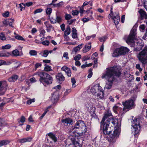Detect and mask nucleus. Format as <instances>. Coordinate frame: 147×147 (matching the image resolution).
Masks as SVG:
<instances>
[{
	"label": "nucleus",
	"mask_w": 147,
	"mask_h": 147,
	"mask_svg": "<svg viewBox=\"0 0 147 147\" xmlns=\"http://www.w3.org/2000/svg\"><path fill=\"white\" fill-rule=\"evenodd\" d=\"M121 74V72L116 67H111L107 69L106 72L103 74L101 77L102 79L105 78L108 80L105 85V88L107 89H111L113 82L114 80V76L119 77Z\"/></svg>",
	"instance_id": "nucleus-1"
},
{
	"label": "nucleus",
	"mask_w": 147,
	"mask_h": 147,
	"mask_svg": "<svg viewBox=\"0 0 147 147\" xmlns=\"http://www.w3.org/2000/svg\"><path fill=\"white\" fill-rule=\"evenodd\" d=\"M40 77L39 80L43 84H49L52 83L53 78L49 74L45 72H38L36 73Z\"/></svg>",
	"instance_id": "nucleus-2"
},
{
	"label": "nucleus",
	"mask_w": 147,
	"mask_h": 147,
	"mask_svg": "<svg viewBox=\"0 0 147 147\" xmlns=\"http://www.w3.org/2000/svg\"><path fill=\"white\" fill-rule=\"evenodd\" d=\"M135 101L134 99H130L125 101L123 102L122 104L123 106V111L126 112L134 109L136 106Z\"/></svg>",
	"instance_id": "nucleus-3"
},
{
	"label": "nucleus",
	"mask_w": 147,
	"mask_h": 147,
	"mask_svg": "<svg viewBox=\"0 0 147 147\" xmlns=\"http://www.w3.org/2000/svg\"><path fill=\"white\" fill-rule=\"evenodd\" d=\"M137 57L139 61L143 64L147 63V46H145L143 50L139 53Z\"/></svg>",
	"instance_id": "nucleus-4"
},
{
	"label": "nucleus",
	"mask_w": 147,
	"mask_h": 147,
	"mask_svg": "<svg viewBox=\"0 0 147 147\" xmlns=\"http://www.w3.org/2000/svg\"><path fill=\"white\" fill-rule=\"evenodd\" d=\"M102 125L103 124H106L107 126H110L111 127H112L113 128L114 127L115 128H116L117 129L120 127V124L118 125L117 123V120L115 119H114L113 117H111L108 119L104 123H102Z\"/></svg>",
	"instance_id": "nucleus-5"
},
{
	"label": "nucleus",
	"mask_w": 147,
	"mask_h": 147,
	"mask_svg": "<svg viewBox=\"0 0 147 147\" xmlns=\"http://www.w3.org/2000/svg\"><path fill=\"white\" fill-rule=\"evenodd\" d=\"M74 128L80 129L82 135L84 134L86 131L87 129L84 122L80 120L78 121L75 125Z\"/></svg>",
	"instance_id": "nucleus-6"
},
{
	"label": "nucleus",
	"mask_w": 147,
	"mask_h": 147,
	"mask_svg": "<svg viewBox=\"0 0 147 147\" xmlns=\"http://www.w3.org/2000/svg\"><path fill=\"white\" fill-rule=\"evenodd\" d=\"M136 30L134 29H132L131 30L130 34L126 40L127 43L128 44L134 43V40L136 39Z\"/></svg>",
	"instance_id": "nucleus-7"
},
{
	"label": "nucleus",
	"mask_w": 147,
	"mask_h": 147,
	"mask_svg": "<svg viewBox=\"0 0 147 147\" xmlns=\"http://www.w3.org/2000/svg\"><path fill=\"white\" fill-rule=\"evenodd\" d=\"M120 134L118 129H116L113 131V134L110 135V137L108 139L109 141L112 144H113L116 141V139L118 137Z\"/></svg>",
	"instance_id": "nucleus-8"
},
{
	"label": "nucleus",
	"mask_w": 147,
	"mask_h": 147,
	"mask_svg": "<svg viewBox=\"0 0 147 147\" xmlns=\"http://www.w3.org/2000/svg\"><path fill=\"white\" fill-rule=\"evenodd\" d=\"M132 126L135 129V135L138 134L140 130V126L136 118H135L132 122Z\"/></svg>",
	"instance_id": "nucleus-9"
},
{
	"label": "nucleus",
	"mask_w": 147,
	"mask_h": 147,
	"mask_svg": "<svg viewBox=\"0 0 147 147\" xmlns=\"http://www.w3.org/2000/svg\"><path fill=\"white\" fill-rule=\"evenodd\" d=\"M102 127L103 126V131L104 134L106 135H111L112 133V131L113 130V129L112 127H109V126H107L106 124H102Z\"/></svg>",
	"instance_id": "nucleus-10"
},
{
	"label": "nucleus",
	"mask_w": 147,
	"mask_h": 147,
	"mask_svg": "<svg viewBox=\"0 0 147 147\" xmlns=\"http://www.w3.org/2000/svg\"><path fill=\"white\" fill-rule=\"evenodd\" d=\"M101 87L99 86L98 84H96L94 85L93 87L91 88L90 89V91L93 94H95L97 93L98 92L101 90H102Z\"/></svg>",
	"instance_id": "nucleus-11"
},
{
	"label": "nucleus",
	"mask_w": 147,
	"mask_h": 147,
	"mask_svg": "<svg viewBox=\"0 0 147 147\" xmlns=\"http://www.w3.org/2000/svg\"><path fill=\"white\" fill-rule=\"evenodd\" d=\"M144 46V43L142 40L138 41L137 42L136 47L134 49V51H140L142 49Z\"/></svg>",
	"instance_id": "nucleus-12"
},
{
	"label": "nucleus",
	"mask_w": 147,
	"mask_h": 147,
	"mask_svg": "<svg viewBox=\"0 0 147 147\" xmlns=\"http://www.w3.org/2000/svg\"><path fill=\"white\" fill-rule=\"evenodd\" d=\"M140 18L141 20H143L144 19H147V14L146 12L142 9H140L138 11Z\"/></svg>",
	"instance_id": "nucleus-13"
},
{
	"label": "nucleus",
	"mask_w": 147,
	"mask_h": 147,
	"mask_svg": "<svg viewBox=\"0 0 147 147\" xmlns=\"http://www.w3.org/2000/svg\"><path fill=\"white\" fill-rule=\"evenodd\" d=\"M112 114L111 112L109 111H108L106 112L104 114V116L103 117L102 119L100 122L101 125H102V124L103 123L106 119H107L109 117L112 116Z\"/></svg>",
	"instance_id": "nucleus-14"
},
{
	"label": "nucleus",
	"mask_w": 147,
	"mask_h": 147,
	"mask_svg": "<svg viewBox=\"0 0 147 147\" xmlns=\"http://www.w3.org/2000/svg\"><path fill=\"white\" fill-rule=\"evenodd\" d=\"M51 95V101L53 103L57 102V101L59 98V94L58 92H55L53 93Z\"/></svg>",
	"instance_id": "nucleus-15"
},
{
	"label": "nucleus",
	"mask_w": 147,
	"mask_h": 147,
	"mask_svg": "<svg viewBox=\"0 0 147 147\" xmlns=\"http://www.w3.org/2000/svg\"><path fill=\"white\" fill-rule=\"evenodd\" d=\"M8 85L7 82L5 80L1 81H0V91H2L5 90V91L7 88V87Z\"/></svg>",
	"instance_id": "nucleus-16"
},
{
	"label": "nucleus",
	"mask_w": 147,
	"mask_h": 147,
	"mask_svg": "<svg viewBox=\"0 0 147 147\" xmlns=\"http://www.w3.org/2000/svg\"><path fill=\"white\" fill-rule=\"evenodd\" d=\"M56 78L59 83H61V82L64 81L65 79V77L61 73H59L56 75Z\"/></svg>",
	"instance_id": "nucleus-17"
},
{
	"label": "nucleus",
	"mask_w": 147,
	"mask_h": 147,
	"mask_svg": "<svg viewBox=\"0 0 147 147\" xmlns=\"http://www.w3.org/2000/svg\"><path fill=\"white\" fill-rule=\"evenodd\" d=\"M62 122L65 125H72L73 123V121L72 119L69 118H66L65 119H63Z\"/></svg>",
	"instance_id": "nucleus-18"
},
{
	"label": "nucleus",
	"mask_w": 147,
	"mask_h": 147,
	"mask_svg": "<svg viewBox=\"0 0 147 147\" xmlns=\"http://www.w3.org/2000/svg\"><path fill=\"white\" fill-rule=\"evenodd\" d=\"M112 19L114 21V22L116 25H117L120 20V18L118 13L116 14V16L113 15L111 16Z\"/></svg>",
	"instance_id": "nucleus-19"
},
{
	"label": "nucleus",
	"mask_w": 147,
	"mask_h": 147,
	"mask_svg": "<svg viewBox=\"0 0 147 147\" xmlns=\"http://www.w3.org/2000/svg\"><path fill=\"white\" fill-rule=\"evenodd\" d=\"M121 55H124L127 53L129 51V49L126 47H121L119 48Z\"/></svg>",
	"instance_id": "nucleus-20"
},
{
	"label": "nucleus",
	"mask_w": 147,
	"mask_h": 147,
	"mask_svg": "<svg viewBox=\"0 0 147 147\" xmlns=\"http://www.w3.org/2000/svg\"><path fill=\"white\" fill-rule=\"evenodd\" d=\"M61 69L62 70L65 71L68 77L71 76V73L70 68L66 66H64L61 68Z\"/></svg>",
	"instance_id": "nucleus-21"
},
{
	"label": "nucleus",
	"mask_w": 147,
	"mask_h": 147,
	"mask_svg": "<svg viewBox=\"0 0 147 147\" xmlns=\"http://www.w3.org/2000/svg\"><path fill=\"white\" fill-rule=\"evenodd\" d=\"M119 55H121L120 50L119 48L115 49L112 53V56L113 57H117Z\"/></svg>",
	"instance_id": "nucleus-22"
},
{
	"label": "nucleus",
	"mask_w": 147,
	"mask_h": 147,
	"mask_svg": "<svg viewBox=\"0 0 147 147\" xmlns=\"http://www.w3.org/2000/svg\"><path fill=\"white\" fill-rule=\"evenodd\" d=\"M18 79V76L16 75H13L9 78L8 80L10 82H13L16 81Z\"/></svg>",
	"instance_id": "nucleus-23"
},
{
	"label": "nucleus",
	"mask_w": 147,
	"mask_h": 147,
	"mask_svg": "<svg viewBox=\"0 0 147 147\" xmlns=\"http://www.w3.org/2000/svg\"><path fill=\"white\" fill-rule=\"evenodd\" d=\"M47 135L49 136L54 142H55L57 141L56 135L53 133L50 132L47 134Z\"/></svg>",
	"instance_id": "nucleus-24"
},
{
	"label": "nucleus",
	"mask_w": 147,
	"mask_h": 147,
	"mask_svg": "<svg viewBox=\"0 0 147 147\" xmlns=\"http://www.w3.org/2000/svg\"><path fill=\"white\" fill-rule=\"evenodd\" d=\"M98 92V93H97V97H99L101 99L103 98L104 97V94L102 91V90H99Z\"/></svg>",
	"instance_id": "nucleus-25"
},
{
	"label": "nucleus",
	"mask_w": 147,
	"mask_h": 147,
	"mask_svg": "<svg viewBox=\"0 0 147 147\" xmlns=\"http://www.w3.org/2000/svg\"><path fill=\"white\" fill-rule=\"evenodd\" d=\"M63 4V1H61L58 3L53 4V5L51 7H55L57 8H60L61 7Z\"/></svg>",
	"instance_id": "nucleus-26"
},
{
	"label": "nucleus",
	"mask_w": 147,
	"mask_h": 147,
	"mask_svg": "<svg viewBox=\"0 0 147 147\" xmlns=\"http://www.w3.org/2000/svg\"><path fill=\"white\" fill-rule=\"evenodd\" d=\"M91 43L89 42L86 45L85 47L84 48V51H85V52L88 51L91 48Z\"/></svg>",
	"instance_id": "nucleus-27"
},
{
	"label": "nucleus",
	"mask_w": 147,
	"mask_h": 147,
	"mask_svg": "<svg viewBox=\"0 0 147 147\" xmlns=\"http://www.w3.org/2000/svg\"><path fill=\"white\" fill-rule=\"evenodd\" d=\"M25 119H26L24 116H21L19 121H18L19 123H20L19 125H23L24 122L25 121Z\"/></svg>",
	"instance_id": "nucleus-28"
},
{
	"label": "nucleus",
	"mask_w": 147,
	"mask_h": 147,
	"mask_svg": "<svg viewBox=\"0 0 147 147\" xmlns=\"http://www.w3.org/2000/svg\"><path fill=\"white\" fill-rule=\"evenodd\" d=\"M71 32V29L70 26H68L64 32V36H67L69 35Z\"/></svg>",
	"instance_id": "nucleus-29"
},
{
	"label": "nucleus",
	"mask_w": 147,
	"mask_h": 147,
	"mask_svg": "<svg viewBox=\"0 0 147 147\" xmlns=\"http://www.w3.org/2000/svg\"><path fill=\"white\" fill-rule=\"evenodd\" d=\"M9 142L7 140H3L0 141V147L4 145H6L8 144Z\"/></svg>",
	"instance_id": "nucleus-30"
},
{
	"label": "nucleus",
	"mask_w": 147,
	"mask_h": 147,
	"mask_svg": "<svg viewBox=\"0 0 147 147\" xmlns=\"http://www.w3.org/2000/svg\"><path fill=\"white\" fill-rule=\"evenodd\" d=\"M40 32V36H41L42 35L44 36L46 32L45 31L44 29L42 27H40L39 30Z\"/></svg>",
	"instance_id": "nucleus-31"
},
{
	"label": "nucleus",
	"mask_w": 147,
	"mask_h": 147,
	"mask_svg": "<svg viewBox=\"0 0 147 147\" xmlns=\"http://www.w3.org/2000/svg\"><path fill=\"white\" fill-rule=\"evenodd\" d=\"M12 54L13 56H18L20 55V53L18 50L16 49L13 51L12 52Z\"/></svg>",
	"instance_id": "nucleus-32"
},
{
	"label": "nucleus",
	"mask_w": 147,
	"mask_h": 147,
	"mask_svg": "<svg viewBox=\"0 0 147 147\" xmlns=\"http://www.w3.org/2000/svg\"><path fill=\"white\" fill-rule=\"evenodd\" d=\"M82 45V44H80L77 46L74 47L73 50V51L75 52V53L77 52L78 51L80 50L81 47H80Z\"/></svg>",
	"instance_id": "nucleus-33"
},
{
	"label": "nucleus",
	"mask_w": 147,
	"mask_h": 147,
	"mask_svg": "<svg viewBox=\"0 0 147 147\" xmlns=\"http://www.w3.org/2000/svg\"><path fill=\"white\" fill-rule=\"evenodd\" d=\"M45 67L44 68V70L45 71H49L52 70L51 68V66L48 65L46 64H45Z\"/></svg>",
	"instance_id": "nucleus-34"
},
{
	"label": "nucleus",
	"mask_w": 147,
	"mask_h": 147,
	"mask_svg": "<svg viewBox=\"0 0 147 147\" xmlns=\"http://www.w3.org/2000/svg\"><path fill=\"white\" fill-rule=\"evenodd\" d=\"M29 54L31 56H35L37 54V52L35 50H31L29 51Z\"/></svg>",
	"instance_id": "nucleus-35"
},
{
	"label": "nucleus",
	"mask_w": 147,
	"mask_h": 147,
	"mask_svg": "<svg viewBox=\"0 0 147 147\" xmlns=\"http://www.w3.org/2000/svg\"><path fill=\"white\" fill-rule=\"evenodd\" d=\"M47 6L48 7L46 9V13L47 14L50 15L52 12V9L51 8H49L48 6Z\"/></svg>",
	"instance_id": "nucleus-36"
},
{
	"label": "nucleus",
	"mask_w": 147,
	"mask_h": 147,
	"mask_svg": "<svg viewBox=\"0 0 147 147\" xmlns=\"http://www.w3.org/2000/svg\"><path fill=\"white\" fill-rule=\"evenodd\" d=\"M11 47V46L10 45H7L4 46H2L1 48L2 49H9Z\"/></svg>",
	"instance_id": "nucleus-37"
},
{
	"label": "nucleus",
	"mask_w": 147,
	"mask_h": 147,
	"mask_svg": "<svg viewBox=\"0 0 147 147\" xmlns=\"http://www.w3.org/2000/svg\"><path fill=\"white\" fill-rule=\"evenodd\" d=\"M56 22L60 23L62 21V19L61 17L56 16Z\"/></svg>",
	"instance_id": "nucleus-38"
},
{
	"label": "nucleus",
	"mask_w": 147,
	"mask_h": 147,
	"mask_svg": "<svg viewBox=\"0 0 147 147\" xmlns=\"http://www.w3.org/2000/svg\"><path fill=\"white\" fill-rule=\"evenodd\" d=\"M86 12L88 14V16H89L90 17V18L92 19L93 13L92 11L89 10L88 11H86Z\"/></svg>",
	"instance_id": "nucleus-39"
},
{
	"label": "nucleus",
	"mask_w": 147,
	"mask_h": 147,
	"mask_svg": "<svg viewBox=\"0 0 147 147\" xmlns=\"http://www.w3.org/2000/svg\"><path fill=\"white\" fill-rule=\"evenodd\" d=\"M49 54V52L48 50H45L43 51V55H42V56L44 57H46Z\"/></svg>",
	"instance_id": "nucleus-40"
},
{
	"label": "nucleus",
	"mask_w": 147,
	"mask_h": 147,
	"mask_svg": "<svg viewBox=\"0 0 147 147\" xmlns=\"http://www.w3.org/2000/svg\"><path fill=\"white\" fill-rule=\"evenodd\" d=\"M72 18V16L69 14H66L65 15V19L67 20H69Z\"/></svg>",
	"instance_id": "nucleus-41"
},
{
	"label": "nucleus",
	"mask_w": 147,
	"mask_h": 147,
	"mask_svg": "<svg viewBox=\"0 0 147 147\" xmlns=\"http://www.w3.org/2000/svg\"><path fill=\"white\" fill-rule=\"evenodd\" d=\"M73 144L74 145V147H82L81 144H80L77 141H74L73 142Z\"/></svg>",
	"instance_id": "nucleus-42"
},
{
	"label": "nucleus",
	"mask_w": 147,
	"mask_h": 147,
	"mask_svg": "<svg viewBox=\"0 0 147 147\" xmlns=\"http://www.w3.org/2000/svg\"><path fill=\"white\" fill-rule=\"evenodd\" d=\"M15 38L16 39L19 40H25L21 36L19 35H17L15 36Z\"/></svg>",
	"instance_id": "nucleus-43"
},
{
	"label": "nucleus",
	"mask_w": 147,
	"mask_h": 147,
	"mask_svg": "<svg viewBox=\"0 0 147 147\" xmlns=\"http://www.w3.org/2000/svg\"><path fill=\"white\" fill-rule=\"evenodd\" d=\"M6 38L3 33H1L0 35V39L4 40H5Z\"/></svg>",
	"instance_id": "nucleus-44"
},
{
	"label": "nucleus",
	"mask_w": 147,
	"mask_h": 147,
	"mask_svg": "<svg viewBox=\"0 0 147 147\" xmlns=\"http://www.w3.org/2000/svg\"><path fill=\"white\" fill-rule=\"evenodd\" d=\"M81 58V55L79 54L74 57V60L75 61H78Z\"/></svg>",
	"instance_id": "nucleus-45"
},
{
	"label": "nucleus",
	"mask_w": 147,
	"mask_h": 147,
	"mask_svg": "<svg viewBox=\"0 0 147 147\" xmlns=\"http://www.w3.org/2000/svg\"><path fill=\"white\" fill-rule=\"evenodd\" d=\"M145 26L144 24H142L139 26L140 30L142 32L145 29Z\"/></svg>",
	"instance_id": "nucleus-46"
},
{
	"label": "nucleus",
	"mask_w": 147,
	"mask_h": 147,
	"mask_svg": "<svg viewBox=\"0 0 147 147\" xmlns=\"http://www.w3.org/2000/svg\"><path fill=\"white\" fill-rule=\"evenodd\" d=\"M41 43L44 45L48 46L49 45V42L48 40H45L41 42Z\"/></svg>",
	"instance_id": "nucleus-47"
},
{
	"label": "nucleus",
	"mask_w": 147,
	"mask_h": 147,
	"mask_svg": "<svg viewBox=\"0 0 147 147\" xmlns=\"http://www.w3.org/2000/svg\"><path fill=\"white\" fill-rule=\"evenodd\" d=\"M43 10V9L41 8H39L36 9L34 12V14L41 12Z\"/></svg>",
	"instance_id": "nucleus-48"
},
{
	"label": "nucleus",
	"mask_w": 147,
	"mask_h": 147,
	"mask_svg": "<svg viewBox=\"0 0 147 147\" xmlns=\"http://www.w3.org/2000/svg\"><path fill=\"white\" fill-rule=\"evenodd\" d=\"M63 57L65 58L66 59H69L68 53L67 52L64 53L63 55Z\"/></svg>",
	"instance_id": "nucleus-49"
},
{
	"label": "nucleus",
	"mask_w": 147,
	"mask_h": 147,
	"mask_svg": "<svg viewBox=\"0 0 147 147\" xmlns=\"http://www.w3.org/2000/svg\"><path fill=\"white\" fill-rule=\"evenodd\" d=\"M79 12L77 10H73L72 11V14L73 16L77 15L78 14Z\"/></svg>",
	"instance_id": "nucleus-50"
},
{
	"label": "nucleus",
	"mask_w": 147,
	"mask_h": 147,
	"mask_svg": "<svg viewBox=\"0 0 147 147\" xmlns=\"http://www.w3.org/2000/svg\"><path fill=\"white\" fill-rule=\"evenodd\" d=\"M41 64L40 63H36L35 66V70H36L38 68L40 67L41 66Z\"/></svg>",
	"instance_id": "nucleus-51"
},
{
	"label": "nucleus",
	"mask_w": 147,
	"mask_h": 147,
	"mask_svg": "<svg viewBox=\"0 0 147 147\" xmlns=\"http://www.w3.org/2000/svg\"><path fill=\"white\" fill-rule=\"evenodd\" d=\"M2 15L5 18L8 17L9 15V12L8 11H7L3 13Z\"/></svg>",
	"instance_id": "nucleus-52"
},
{
	"label": "nucleus",
	"mask_w": 147,
	"mask_h": 147,
	"mask_svg": "<svg viewBox=\"0 0 147 147\" xmlns=\"http://www.w3.org/2000/svg\"><path fill=\"white\" fill-rule=\"evenodd\" d=\"M107 38L106 36H104L102 37L99 38V39L100 41L104 42Z\"/></svg>",
	"instance_id": "nucleus-53"
},
{
	"label": "nucleus",
	"mask_w": 147,
	"mask_h": 147,
	"mask_svg": "<svg viewBox=\"0 0 147 147\" xmlns=\"http://www.w3.org/2000/svg\"><path fill=\"white\" fill-rule=\"evenodd\" d=\"M14 22V19H12L11 20V22H10L9 21H8V25H9V26H11L12 27H13V26L12 25V23H13Z\"/></svg>",
	"instance_id": "nucleus-54"
},
{
	"label": "nucleus",
	"mask_w": 147,
	"mask_h": 147,
	"mask_svg": "<svg viewBox=\"0 0 147 147\" xmlns=\"http://www.w3.org/2000/svg\"><path fill=\"white\" fill-rule=\"evenodd\" d=\"M8 19L3 21V23L4 26H7L8 25Z\"/></svg>",
	"instance_id": "nucleus-55"
},
{
	"label": "nucleus",
	"mask_w": 147,
	"mask_h": 147,
	"mask_svg": "<svg viewBox=\"0 0 147 147\" xmlns=\"http://www.w3.org/2000/svg\"><path fill=\"white\" fill-rule=\"evenodd\" d=\"M4 123L5 122L4 120L0 118V127L3 126Z\"/></svg>",
	"instance_id": "nucleus-56"
},
{
	"label": "nucleus",
	"mask_w": 147,
	"mask_h": 147,
	"mask_svg": "<svg viewBox=\"0 0 147 147\" xmlns=\"http://www.w3.org/2000/svg\"><path fill=\"white\" fill-rule=\"evenodd\" d=\"M33 4V3L32 2H30L28 3H27L24 5V6H26L28 7L32 5Z\"/></svg>",
	"instance_id": "nucleus-57"
},
{
	"label": "nucleus",
	"mask_w": 147,
	"mask_h": 147,
	"mask_svg": "<svg viewBox=\"0 0 147 147\" xmlns=\"http://www.w3.org/2000/svg\"><path fill=\"white\" fill-rule=\"evenodd\" d=\"M94 67H95V66L96 67H97V59L95 58H94Z\"/></svg>",
	"instance_id": "nucleus-58"
},
{
	"label": "nucleus",
	"mask_w": 147,
	"mask_h": 147,
	"mask_svg": "<svg viewBox=\"0 0 147 147\" xmlns=\"http://www.w3.org/2000/svg\"><path fill=\"white\" fill-rule=\"evenodd\" d=\"M90 59V57L88 56H85L83 58V60L84 61H86L87 60Z\"/></svg>",
	"instance_id": "nucleus-59"
},
{
	"label": "nucleus",
	"mask_w": 147,
	"mask_h": 147,
	"mask_svg": "<svg viewBox=\"0 0 147 147\" xmlns=\"http://www.w3.org/2000/svg\"><path fill=\"white\" fill-rule=\"evenodd\" d=\"M28 120L29 121L33 122H34V120L33 119L32 116L31 115H30L28 118Z\"/></svg>",
	"instance_id": "nucleus-60"
},
{
	"label": "nucleus",
	"mask_w": 147,
	"mask_h": 147,
	"mask_svg": "<svg viewBox=\"0 0 147 147\" xmlns=\"http://www.w3.org/2000/svg\"><path fill=\"white\" fill-rule=\"evenodd\" d=\"M50 21L51 23L54 24L56 23V18L54 19L53 17L51 18Z\"/></svg>",
	"instance_id": "nucleus-61"
},
{
	"label": "nucleus",
	"mask_w": 147,
	"mask_h": 147,
	"mask_svg": "<svg viewBox=\"0 0 147 147\" xmlns=\"http://www.w3.org/2000/svg\"><path fill=\"white\" fill-rule=\"evenodd\" d=\"M18 142H19L21 143H23L26 142L25 138H24L22 139L19 140H18Z\"/></svg>",
	"instance_id": "nucleus-62"
},
{
	"label": "nucleus",
	"mask_w": 147,
	"mask_h": 147,
	"mask_svg": "<svg viewBox=\"0 0 147 147\" xmlns=\"http://www.w3.org/2000/svg\"><path fill=\"white\" fill-rule=\"evenodd\" d=\"M6 64V62L2 60H0V66L2 65H5Z\"/></svg>",
	"instance_id": "nucleus-63"
},
{
	"label": "nucleus",
	"mask_w": 147,
	"mask_h": 147,
	"mask_svg": "<svg viewBox=\"0 0 147 147\" xmlns=\"http://www.w3.org/2000/svg\"><path fill=\"white\" fill-rule=\"evenodd\" d=\"M136 68L138 69L140 71H141L142 69L140 68V65L139 64H137L136 65Z\"/></svg>",
	"instance_id": "nucleus-64"
}]
</instances>
